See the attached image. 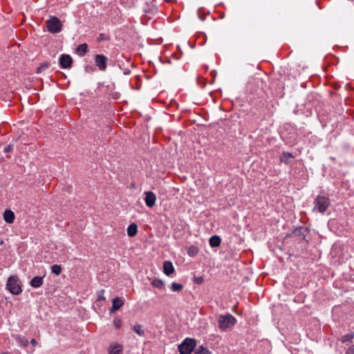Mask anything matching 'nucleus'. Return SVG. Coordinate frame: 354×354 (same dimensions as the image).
Returning a JSON list of instances; mask_svg holds the SVG:
<instances>
[{
  "label": "nucleus",
  "mask_w": 354,
  "mask_h": 354,
  "mask_svg": "<svg viewBox=\"0 0 354 354\" xmlns=\"http://www.w3.org/2000/svg\"><path fill=\"white\" fill-rule=\"evenodd\" d=\"M107 58L102 55H96L95 56V63L100 71H105L106 68Z\"/></svg>",
  "instance_id": "423d86ee"
},
{
  "label": "nucleus",
  "mask_w": 354,
  "mask_h": 354,
  "mask_svg": "<svg viewBox=\"0 0 354 354\" xmlns=\"http://www.w3.org/2000/svg\"><path fill=\"white\" fill-rule=\"evenodd\" d=\"M202 281H203V279H202V278H198V279H197V282H198V283H201Z\"/></svg>",
  "instance_id": "2f4dec72"
},
{
  "label": "nucleus",
  "mask_w": 354,
  "mask_h": 354,
  "mask_svg": "<svg viewBox=\"0 0 354 354\" xmlns=\"http://www.w3.org/2000/svg\"><path fill=\"white\" fill-rule=\"evenodd\" d=\"M15 217V214L11 210L7 209L3 213V218L7 223H12L14 222Z\"/></svg>",
  "instance_id": "f8f14e48"
},
{
  "label": "nucleus",
  "mask_w": 354,
  "mask_h": 354,
  "mask_svg": "<svg viewBox=\"0 0 354 354\" xmlns=\"http://www.w3.org/2000/svg\"><path fill=\"white\" fill-rule=\"evenodd\" d=\"M183 288V286L180 283L173 282L171 284V290L173 292H180Z\"/></svg>",
  "instance_id": "aec40b11"
},
{
  "label": "nucleus",
  "mask_w": 354,
  "mask_h": 354,
  "mask_svg": "<svg viewBox=\"0 0 354 354\" xmlns=\"http://www.w3.org/2000/svg\"><path fill=\"white\" fill-rule=\"evenodd\" d=\"M46 27L51 33H58L62 30V23L56 17H52L46 21Z\"/></svg>",
  "instance_id": "39448f33"
},
{
  "label": "nucleus",
  "mask_w": 354,
  "mask_h": 354,
  "mask_svg": "<svg viewBox=\"0 0 354 354\" xmlns=\"http://www.w3.org/2000/svg\"><path fill=\"white\" fill-rule=\"evenodd\" d=\"M163 271L167 276H170L174 272V268L171 261H167L164 262Z\"/></svg>",
  "instance_id": "9b49d317"
},
{
  "label": "nucleus",
  "mask_w": 354,
  "mask_h": 354,
  "mask_svg": "<svg viewBox=\"0 0 354 354\" xmlns=\"http://www.w3.org/2000/svg\"><path fill=\"white\" fill-rule=\"evenodd\" d=\"M133 331L138 335L142 337L145 335V330L142 329V326L140 324H136L133 327Z\"/></svg>",
  "instance_id": "6ab92c4d"
},
{
  "label": "nucleus",
  "mask_w": 354,
  "mask_h": 354,
  "mask_svg": "<svg viewBox=\"0 0 354 354\" xmlns=\"http://www.w3.org/2000/svg\"><path fill=\"white\" fill-rule=\"evenodd\" d=\"M346 353V354H354V344L348 348Z\"/></svg>",
  "instance_id": "c85d7f7f"
},
{
  "label": "nucleus",
  "mask_w": 354,
  "mask_h": 354,
  "mask_svg": "<svg viewBox=\"0 0 354 354\" xmlns=\"http://www.w3.org/2000/svg\"><path fill=\"white\" fill-rule=\"evenodd\" d=\"M151 285L153 286V287H156V288H161L163 287L164 286V283L162 280L160 279H154L152 282H151Z\"/></svg>",
  "instance_id": "5701e85b"
},
{
  "label": "nucleus",
  "mask_w": 354,
  "mask_h": 354,
  "mask_svg": "<svg viewBox=\"0 0 354 354\" xmlns=\"http://www.w3.org/2000/svg\"><path fill=\"white\" fill-rule=\"evenodd\" d=\"M51 271L53 273H54L56 275L60 274L62 272V266L57 264L53 265L51 267Z\"/></svg>",
  "instance_id": "4be33fe9"
},
{
  "label": "nucleus",
  "mask_w": 354,
  "mask_h": 354,
  "mask_svg": "<svg viewBox=\"0 0 354 354\" xmlns=\"http://www.w3.org/2000/svg\"><path fill=\"white\" fill-rule=\"evenodd\" d=\"M144 194L145 195V202L146 205L149 207H153L156 201V194L151 191L145 192Z\"/></svg>",
  "instance_id": "0eeeda50"
},
{
  "label": "nucleus",
  "mask_w": 354,
  "mask_h": 354,
  "mask_svg": "<svg viewBox=\"0 0 354 354\" xmlns=\"http://www.w3.org/2000/svg\"><path fill=\"white\" fill-rule=\"evenodd\" d=\"M73 59L69 55H62L59 58V64L63 68L71 67Z\"/></svg>",
  "instance_id": "6e6552de"
},
{
  "label": "nucleus",
  "mask_w": 354,
  "mask_h": 354,
  "mask_svg": "<svg viewBox=\"0 0 354 354\" xmlns=\"http://www.w3.org/2000/svg\"><path fill=\"white\" fill-rule=\"evenodd\" d=\"M195 354H212V353L203 346H200L195 352Z\"/></svg>",
  "instance_id": "412c9836"
},
{
  "label": "nucleus",
  "mask_w": 354,
  "mask_h": 354,
  "mask_svg": "<svg viewBox=\"0 0 354 354\" xmlns=\"http://www.w3.org/2000/svg\"><path fill=\"white\" fill-rule=\"evenodd\" d=\"M209 245L213 248L218 247L221 244V239L217 235L212 236L209 239Z\"/></svg>",
  "instance_id": "2eb2a0df"
},
{
  "label": "nucleus",
  "mask_w": 354,
  "mask_h": 354,
  "mask_svg": "<svg viewBox=\"0 0 354 354\" xmlns=\"http://www.w3.org/2000/svg\"><path fill=\"white\" fill-rule=\"evenodd\" d=\"M43 283L44 280L42 277H35L30 281V284L32 288H37L41 287Z\"/></svg>",
  "instance_id": "ddd939ff"
},
{
  "label": "nucleus",
  "mask_w": 354,
  "mask_h": 354,
  "mask_svg": "<svg viewBox=\"0 0 354 354\" xmlns=\"http://www.w3.org/2000/svg\"><path fill=\"white\" fill-rule=\"evenodd\" d=\"M293 158L294 156L291 153L284 151L282 153V155L280 158L281 162L286 164H288L290 160L292 159Z\"/></svg>",
  "instance_id": "dca6fc26"
},
{
  "label": "nucleus",
  "mask_w": 354,
  "mask_h": 354,
  "mask_svg": "<svg viewBox=\"0 0 354 354\" xmlns=\"http://www.w3.org/2000/svg\"><path fill=\"white\" fill-rule=\"evenodd\" d=\"M104 290H100L98 292H97V297H98V300L100 301V300H105V297L104 296Z\"/></svg>",
  "instance_id": "cd10ccee"
},
{
  "label": "nucleus",
  "mask_w": 354,
  "mask_h": 354,
  "mask_svg": "<svg viewBox=\"0 0 354 354\" xmlns=\"http://www.w3.org/2000/svg\"><path fill=\"white\" fill-rule=\"evenodd\" d=\"M353 338H354L353 333L347 334V335H345L343 337H342L341 341L344 343V342L351 341Z\"/></svg>",
  "instance_id": "393cba45"
},
{
  "label": "nucleus",
  "mask_w": 354,
  "mask_h": 354,
  "mask_svg": "<svg viewBox=\"0 0 354 354\" xmlns=\"http://www.w3.org/2000/svg\"><path fill=\"white\" fill-rule=\"evenodd\" d=\"M30 344L32 345V346H36L37 344V341L35 339H31Z\"/></svg>",
  "instance_id": "7c9ffc66"
},
{
  "label": "nucleus",
  "mask_w": 354,
  "mask_h": 354,
  "mask_svg": "<svg viewBox=\"0 0 354 354\" xmlns=\"http://www.w3.org/2000/svg\"><path fill=\"white\" fill-rule=\"evenodd\" d=\"M236 321L235 317L230 314L221 315L218 317V327L223 330L230 328L234 326Z\"/></svg>",
  "instance_id": "f257e3e1"
},
{
  "label": "nucleus",
  "mask_w": 354,
  "mask_h": 354,
  "mask_svg": "<svg viewBox=\"0 0 354 354\" xmlns=\"http://www.w3.org/2000/svg\"><path fill=\"white\" fill-rule=\"evenodd\" d=\"M330 203V199L327 196L319 195L315 199L313 210L317 209L319 212L323 214L329 207Z\"/></svg>",
  "instance_id": "f03ea898"
},
{
  "label": "nucleus",
  "mask_w": 354,
  "mask_h": 354,
  "mask_svg": "<svg viewBox=\"0 0 354 354\" xmlns=\"http://www.w3.org/2000/svg\"><path fill=\"white\" fill-rule=\"evenodd\" d=\"M7 288L13 295H17L22 291L19 284V279L17 276H11L7 281Z\"/></svg>",
  "instance_id": "20e7f679"
},
{
  "label": "nucleus",
  "mask_w": 354,
  "mask_h": 354,
  "mask_svg": "<svg viewBox=\"0 0 354 354\" xmlns=\"http://www.w3.org/2000/svg\"><path fill=\"white\" fill-rule=\"evenodd\" d=\"M127 234L130 237H133L136 235L138 232V226L136 223L130 224L127 227Z\"/></svg>",
  "instance_id": "4468645a"
},
{
  "label": "nucleus",
  "mask_w": 354,
  "mask_h": 354,
  "mask_svg": "<svg viewBox=\"0 0 354 354\" xmlns=\"http://www.w3.org/2000/svg\"><path fill=\"white\" fill-rule=\"evenodd\" d=\"M1 354H9V353L8 352H3Z\"/></svg>",
  "instance_id": "473e14b6"
},
{
  "label": "nucleus",
  "mask_w": 354,
  "mask_h": 354,
  "mask_svg": "<svg viewBox=\"0 0 354 354\" xmlns=\"http://www.w3.org/2000/svg\"><path fill=\"white\" fill-rule=\"evenodd\" d=\"M12 146L10 145L6 146L4 148L3 151H4V153H8L12 150Z\"/></svg>",
  "instance_id": "c756f323"
},
{
  "label": "nucleus",
  "mask_w": 354,
  "mask_h": 354,
  "mask_svg": "<svg viewBox=\"0 0 354 354\" xmlns=\"http://www.w3.org/2000/svg\"><path fill=\"white\" fill-rule=\"evenodd\" d=\"M198 252V250L196 247H191L188 251V254L190 256H194Z\"/></svg>",
  "instance_id": "a878e982"
},
{
  "label": "nucleus",
  "mask_w": 354,
  "mask_h": 354,
  "mask_svg": "<svg viewBox=\"0 0 354 354\" xmlns=\"http://www.w3.org/2000/svg\"><path fill=\"white\" fill-rule=\"evenodd\" d=\"M49 66H50V64L47 62L43 63L42 64H41V66L39 67H38L37 68V73H42L45 70L48 69L49 68Z\"/></svg>",
  "instance_id": "b1692460"
},
{
  "label": "nucleus",
  "mask_w": 354,
  "mask_h": 354,
  "mask_svg": "<svg viewBox=\"0 0 354 354\" xmlns=\"http://www.w3.org/2000/svg\"><path fill=\"white\" fill-rule=\"evenodd\" d=\"M16 340L24 347H26L29 344L28 340L24 336L17 335L16 337Z\"/></svg>",
  "instance_id": "a211bd4d"
},
{
  "label": "nucleus",
  "mask_w": 354,
  "mask_h": 354,
  "mask_svg": "<svg viewBox=\"0 0 354 354\" xmlns=\"http://www.w3.org/2000/svg\"><path fill=\"white\" fill-rule=\"evenodd\" d=\"M196 347V340L186 338L179 346L178 351L180 354H190Z\"/></svg>",
  "instance_id": "7ed1b4c3"
},
{
  "label": "nucleus",
  "mask_w": 354,
  "mask_h": 354,
  "mask_svg": "<svg viewBox=\"0 0 354 354\" xmlns=\"http://www.w3.org/2000/svg\"><path fill=\"white\" fill-rule=\"evenodd\" d=\"M113 325L116 328H120L122 326V321L120 319H115L113 321Z\"/></svg>",
  "instance_id": "bb28decb"
},
{
  "label": "nucleus",
  "mask_w": 354,
  "mask_h": 354,
  "mask_svg": "<svg viewBox=\"0 0 354 354\" xmlns=\"http://www.w3.org/2000/svg\"><path fill=\"white\" fill-rule=\"evenodd\" d=\"M123 346L122 344L115 343L109 348V354H122Z\"/></svg>",
  "instance_id": "9d476101"
},
{
  "label": "nucleus",
  "mask_w": 354,
  "mask_h": 354,
  "mask_svg": "<svg viewBox=\"0 0 354 354\" xmlns=\"http://www.w3.org/2000/svg\"><path fill=\"white\" fill-rule=\"evenodd\" d=\"M88 51V46L86 44H82L77 46V53L80 56H84Z\"/></svg>",
  "instance_id": "f3484780"
},
{
  "label": "nucleus",
  "mask_w": 354,
  "mask_h": 354,
  "mask_svg": "<svg viewBox=\"0 0 354 354\" xmlns=\"http://www.w3.org/2000/svg\"><path fill=\"white\" fill-rule=\"evenodd\" d=\"M124 304V300L120 297H115L112 301V308L111 311L114 313L115 311L119 310Z\"/></svg>",
  "instance_id": "1a4fd4ad"
}]
</instances>
